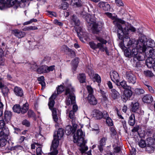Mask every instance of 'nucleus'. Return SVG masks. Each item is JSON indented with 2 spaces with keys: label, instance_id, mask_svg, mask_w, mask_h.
<instances>
[{
  "label": "nucleus",
  "instance_id": "f3484780",
  "mask_svg": "<svg viewBox=\"0 0 155 155\" xmlns=\"http://www.w3.org/2000/svg\"><path fill=\"white\" fill-rule=\"evenodd\" d=\"M57 96V95L56 94V93H54L49 98V101L48 104L49 108L52 110L54 104V99Z\"/></svg>",
  "mask_w": 155,
  "mask_h": 155
},
{
  "label": "nucleus",
  "instance_id": "9b49d317",
  "mask_svg": "<svg viewBox=\"0 0 155 155\" xmlns=\"http://www.w3.org/2000/svg\"><path fill=\"white\" fill-rule=\"evenodd\" d=\"M110 75L112 80L117 85H118L119 77L118 73L116 71H112L110 72Z\"/></svg>",
  "mask_w": 155,
  "mask_h": 155
},
{
  "label": "nucleus",
  "instance_id": "603ef678",
  "mask_svg": "<svg viewBox=\"0 0 155 155\" xmlns=\"http://www.w3.org/2000/svg\"><path fill=\"white\" fill-rule=\"evenodd\" d=\"M5 123L3 120H0V129H4L6 128L5 127Z\"/></svg>",
  "mask_w": 155,
  "mask_h": 155
},
{
  "label": "nucleus",
  "instance_id": "69168bd1",
  "mask_svg": "<svg viewBox=\"0 0 155 155\" xmlns=\"http://www.w3.org/2000/svg\"><path fill=\"white\" fill-rule=\"evenodd\" d=\"M47 73L49 72L50 71H52L54 69V66H50L49 67H48L47 66Z\"/></svg>",
  "mask_w": 155,
  "mask_h": 155
},
{
  "label": "nucleus",
  "instance_id": "f257e3e1",
  "mask_svg": "<svg viewBox=\"0 0 155 155\" xmlns=\"http://www.w3.org/2000/svg\"><path fill=\"white\" fill-rule=\"evenodd\" d=\"M128 34L124 35L123 38V43H121L119 45L122 49H124V47L126 48L124 51V54L125 56L131 58L135 57L137 54L138 51L143 52L146 51V48L144 43V40L140 38L138 41H135L133 43L129 38Z\"/></svg>",
  "mask_w": 155,
  "mask_h": 155
},
{
  "label": "nucleus",
  "instance_id": "9d476101",
  "mask_svg": "<svg viewBox=\"0 0 155 155\" xmlns=\"http://www.w3.org/2000/svg\"><path fill=\"white\" fill-rule=\"evenodd\" d=\"M150 57L148 58L146 60V65L149 68H153L155 71V62L152 58V57H154V55H153V56L150 55Z\"/></svg>",
  "mask_w": 155,
  "mask_h": 155
},
{
  "label": "nucleus",
  "instance_id": "c756f323",
  "mask_svg": "<svg viewBox=\"0 0 155 155\" xmlns=\"http://www.w3.org/2000/svg\"><path fill=\"white\" fill-rule=\"evenodd\" d=\"M78 78L81 83L85 82L86 76L84 73L80 74L77 77Z\"/></svg>",
  "mask_w": 155,
  "mask_h": 155
},
{
  "label": "nucleus",
  "instance_id": "f704fd0d",
  "mask_svg": "<svg viewBox=\"0 0 155 155\" xmlns=\"http://www.w3.org/2000/svg\"><path fill=\"white\" fill-rule=\"evenodd\" d=\"M75 112L71 110L69 111L68 116L70 119H71L73 121L75 120Z\"/></svg>",
  "mask_w": 155,
  "mask_h": 155
},
{
  "label": "nucleus",
  "instance_id": "aec40b11",
  "mask_svg": "<svg viewBox=\"0 0 155 155\" xmlns=\"http://www.w3.org/2000/svg\"><path fill=\"white\" fill-rule=\"evenodd\" d=\"M12 116L11 111L8 110L5 111L4 113V119L6 123H8L10 121Z\"/></svg>",
  "mask_w": 155,
  "mask_h": 155
},
{
  "label": "nucleus",
  "instance_id": "2f4dec72",
  "mask_svg": "<svg viewBox=\"0 0 155 155\" xmlns=\"http://www.w3.org/2000/svg\"><path fill=\"white\" fill-rule=\"evenodd\" d=\"M129 124L131 126H133L135 123V118L134 114H131L129 117L128 120Z\"/></svg>",
  "mask_w": 155,
  "mask_h": 155
},
{
  "label": "nucleus",
  "instance_id": "ddd939ff",
  "mask_svg": "<svg viewBox=\"0 0 155 155\" xmlns=\"http://www.w3.org/2000/svg\"><path fill=\"white\" fill-rule=\"evenodd\" d=\"M4 5L7 7L13 6L14 8L16 9L18 7V4L16 0H10L7 1L5 3Z\"/></svg>",
  "mask_w": 155,
  "mask_h": 155
},
{
  "label": "nucleus",
  "instance_id": "4be33fe9",
  "mask_svg": "<svg viewBox=\"0 0 155 155\" xmlns=\"http://www.w3.org/2000/svg\"><path fill=\"white\" fill-rule=\"evenodd\" d=\"M100 42L98 43L97 44H96L94 42H90L89 44L91 48L95 50L97 48H98L100 50L101 49V46L103 44L102 42Z\"/></svg>",
  "mask_w": 155,
  "mask_h": 155
},
{
  "label": "nucleus",
  "instance_id": "de8ad7c7",
  "mask_svg": "<svg viewBox=\"0 0 155 155\" xmlns=\"http://www.w3.org/2000/svg\"><path fill=\"white\" fill-rule=\"evenodd\" d=\"M68 4L66 2H64L61 4V6L60 8L63 9L65 10L68 8Z\"/></svg>",
  "mask_w": 155,
  "mask_h": 155
},
{
  "label": "nucleus",
  "instance_id": "7c9ffc66",
  "mask_svg": "<svg viewBox=\"0 0 155 155\" xmlns=\"http://www.w3.org/2000/svg\"><path fill=\"white\" fill-rule=\"evenodd\" d=\"M94 116L97 119H100L103 117V114L99 110H95L94 114Z\"/></svg>",
  "mask_w": 155,
  "mask_h": 155
},
{
  "label": "nucleus",
  "instance_id": "052dcab7",
  "mask_svg": "<svg viewBox=\"0 0 155 155\" xmlns=\"http://www.w3.org/2000/svg\"><path fill=\"white\" fill-rule=\"evenodd\" d=\"M146 86L147 87L149 91L150 92L152 93L154 92V90L151 86L148 84H146Z\"/></svg>",
  "mask_w": 155,
  "mask_h": 155
},
{
  "label": "nucleus",
  "instance_id": "6e6552de",
  "mask_svg": "<svg viewBox=\"0 0 155 155\" xmlns=\"http://www.w3.org/2000/svg\"><path fill=\"white\" fill-rule=\"evenodd\" d=\"M96 39L97 41L99 42H102L103 43V44L101 47L102 48L101 49H100V50L103 51H105L106 54L107 55H109V53L107 50V48L104 46V45L107 42V41L100 37H96Z\"/></svg>",
  "mask_w": 155,
  "mask_h": 155
},
{
  "label": "nucleus",
  "instance_id": "6ab92c4d",
  "mask_svg": "<svg viewBox=\"0 0 155 155\" xmlns=\"http://www.w3.org/2000/svg\"><path fill=\"white\" fill-rule=\"evenodd\" d=\"M13 91L15 94L17 96L21 97L24 95L23 90L21 88L19 87H15Z\"/></svg>",
  "mask_w": 155,
  "mask_h": 155
},
{
  "label": "nucleus",
  "instance_id": "c85d7f7f",
  "mask_svg": "<svg viewBox=\"0 0 155 155\" xmlns=\"http://www.w3.org/2000/svg\"><path fill=\"white\" fill-rule=\"evenodd\" d=\"M52 112L53 118L54 121L56 123H58L59 119L57 114L56 109L55 108H53L52 110Z\"/></svg>",
  "mask_w": 155,
  "mask_h": 155
},
{
  "label": "nucleus",
  "instance_id": "7ed1b4c3",
  "mask_svg": "<svg viewBox=\"0 0 155 155\" xmlns=\"http://www.w3.org/2000/svg\"><path fill=\"white\" fill-rule=\"evenodd\" d=\"M83 132L81 130L79 129L74 135V142L80 146L79 150L81 153H84L88 150L87 147L85 146L86 141L83 137Z\"/></svg>",
  "mask_w": 155,
  "mask_h": 155
},
{
  "label": "nucleus",
  "instance_id": "a878e982",
  "mask_svg": "<svg viewBox=\"0 0 155 155\" xmlns=\"http://www.w3.org/2000/svg\"><path fill=\"white\" fill-rule=\"evenodd\" d=\"M92 25V29L94 33H96L98 32L101 29V28L98 25L97 23L95 21L93 24H91Z\"/></svg>",
  "mask_w": 155,
  "mask_h": 155
},
{
  "label": "nucleus",
  "instance_id": "1a4fd4ad",
  "mask_svg": "<svg viewBox=\"0 0 155 155\" xmlns=\"http://www.w3.org/2000/svg\"><path fill=\"white\" fill-rule=\"evenodd\" d=\"M126 79L129 83L133 84H134L136 82V77L135 76L130 72L126 73Z\"/></svg>",
  "mask_w": 155,
  "mask_h": 155
},
{
  "label": "nucleus",
  "instance_id": "4468645a",
  "mask_svg": "<svg viewBox=\"0 0 155 155\" xmlns=\"http://www.w3.org/2000/svg\"><path fill=\"white\" fill-rule=\"evenodd\" d=\"M82 13L84 15L83 17L85 19L87 22L90 24L89 25L91 26V24H93L95 21L94 16L90 14H85L86 15H85L84 14V12H83Z\"/></svg>",
  "mask_w": 155,
  "mask_h": 155
},
{
  "label": "nucleus",
  "instance_id": "49530a36",
  "mask_svg": "<svg viewBox=\"0 0 155 155\" xmlns=\"http://www.w3.org/2000/svg\"><path fill=\"white\" fill-rule=\"evenodd\" d=\"M107 139V137H103L99 141V144L104 146L105 145Z\"/></svg>",
  "mask_w": 155,
  "mask_h": 155
},
{
  "label": "nucleus",
  "instance_id": "6e6d98bb",
  "mask_svg": "<svg viewBox=\"0 0 155 155\" xmlns=\"http://www.w3.org/2000/svg\"><path fill=\"white\" fill-rule=\"evenodd\" d=\"M69 48L66 45H63L61 48V50L65 52H68Z\"/></svg>",
  "mask_w": 155,
  "mask_h": 155
},
{
  "label": "nucleus",
  "instance_id": "cd10ccee",
  "mask_svg": "<svg viewBox=\"0 0 155 155\" xmlns=\"http://www.w3.org/2000/svg\"><path fill=\"white\" fill-rule=\"evenodd\" d=\"M132 92L131 90V87H127V88L125 89L124 91V96H126L127 97L130 98L132 95Z\"/></svg>",
  "mask_w": 155,
  "mask_h": 155
},
{
  "label": "nucleus",
  "instance_id": "f03ea898",
  "mask_svg": "<svg viewBox=\"0 0 155 155\" xmlns=\"http://www.w3.org/2000/svg\"><path fill=\"white\" fill-rule=\"evenodd\" d=\"M105 14L108 17L113 20V24L118 28L117 35L120 39H122L123 35H127L129 33L130 31L132 32L136 31V28L131 25L128 23H126L124 21L118 18L117 15H113L111 13L108 12H105Z\"/></svg>",
  "mask_w": 155,
  "mask_h": 155
},
{
  "label": "nucleus",
  "instance_id": "dca6fc26",
  "mask_svg": "<svg viewBox=\"0 0 155 155\" xmlns=\"http://www.w3.org/2000/svg\"><path fill=\"white\" fill-rule=\"evenodd\" d=\"M12 33L15 36L18 38L24 37L26 35L25 32L21 31L18 29H16L13 30Z\"/></svg>",
  "mask_w": 155,
  "mask_h": 155
},
{
  "label": "nucleus",
  "instance_id": "58836bf2",
  "mask_svg": "<svg viewBox=\"0 0 155 155\" xmlns=\"http://www.w3.org/2000/svg\"><path fill=\"white\" fill-rule=\"evenodd\" d=\"M143 74L145 76L148 77H152L154 75L152 71L149 70L144 71Z\"/></svg>",
  "mask_w": 155,
  "mask_h": 155
},
{
  "label": "nucleus",
  "instance_id": "c9c22d12",
  "mask_svg": "<svg viewBox=\"0 0 155 155\" xmlns=\"http://www.w3.org/2000/svg\"><path fill=\"white\" fill-rule=\"evenodd\" d=\"M38 28L37 27L35 26H29L28 27H26L23 29L24 31H28L31 30H37Z\"/></svg>",
  "mask_w": 155,
  "mask_h": 155
},
{
  "label": "nucleus",
  "instance_id": "ea45409f",
  "mask_svg": "<svg viewBox=\"0 0 155 155\" xmlns=\"http://www.w3.org/2000/svg\"><path fill=\"white\" fill-rule=\"evenodd\" d=\"M118 85H121L124 89H127V87H130L127 85L126 82L124 81H122L120 83L118 82Z\"/></svg>",
  "mask_w": 155,
  "mask_h": 155
},
{
  "label": "nucleus",
  "instance_id": "09e8293b",
  "mask_svg": "<svg viewBox=\"0 0 155 155\" xmlns=\"http://www.w3.org/2000/svg\"><path fill=\"white\" fill-rule=\"evenodd\" d=\"M106 123L109 126H112L113 124L112 120L110 117L106 119Z\"/></svg>",
  "mask_w": 155,
  "mask_h": 155
},
{
  "label": "nucleus",
  "instance_id": "bb28decb",
  "mask_svg": "<svg viewBox=\"0 0 155 155\" xmlns=\"http://www.w3.org/2000/svg\"><path fill=\"white\" fill-rule=\"evenodd\" d=\"M47 66L46 65H42L38 68L37 69V72L38 74H41L47 73Z\"/></svg>",
  "mask_w": 155,
  "mask_h": 155
},
{
  "label": "nucleus",
  "instance_id": "a211bd4d",
  "mask_svg": "<svg viewBox=\"0 0 155 155\" xmlns=\"http://www.w3.org/2000/svg\"><path fill=\"white\" fill-rule=\"evenodd\" d=\"M9 133L8 128H5L0 132V139H6Z\"/></svg>",
  "mask_w": 155,
  "mask_h": 155
},
{
  "label": "nucleus",
  "instance_id": "4c0bfd02",
  "mask_svg": "<svg viewBox=\"0 0 155 155\" xmlns=\"http://www.w3.org/2000/svg\"><path fill=\"white\" fill-rule=\"evenodd\" d=\"M71 3L73 5L76 6L80 7L81 5V1L80 0H72Z\"/></svg>",
  "mask_w": 155,
  "mask_h": 155
},
{
  "label": "nucleus",
  "instance_id": "13d9d810",
  "mask_svg": "<svg viewBox=\"0 0 155 155\" xmlns=\"http://www.w3.org/2000/svg\"><path fill=\"white\" fill-rule=\"evenodd\" d=\"M37 152V155H41L42 153V151L41 147H38L36 150ZM32 155H35V154H33Z\"/></svg>",
  "mask_w": 155,
  "mask_h": 155
},
{
  "label": "nucleus",
  "instance_id": "5fc2aeb1",
  "mask_svg": "<svg viewBox=\"0 0 155 155\" xmlns=\"http://www.w3.org/2000/svg\"><path fill=\"white\" fill-rule=\"evenodd\" d=\"M115 2L117 5L119 7L123 6L124 5V3L121 0H115Z\"/></svg>",
  "mask_w": 155,
  "mask_h": 155
},
{
  "label": "nucleus",
  "instance_id": "423d86ee",
  "mask_svg": "<svg viewBox=\"0 0 155 155\" xmlns=\"http://www.w3.org/2000/svg\"><path fill=\"white\" fill-rule=\"evenodd\" d=\"M59 139L56 138L55 135L54 136L53 140L51 147V151L48 153V155H57L58 153V151L57 150L59 143Z\"/></svg>",
  "mask_w": 155,
  "mask_h": 155
},
{
  "label": "nucleus",
  "instance_id": "37998d69",
  "mask_svg": "<svg viewBox=\"0 0 155 155\" xmlns=\"http://www.w3.org/2000/svg\"><path fill=\"white\" fill-rule=\"evenodd\" d=\"M139 146L141 148H144L147 146L146 143L144 140H140L138 143Z\"/></svg>",
  "mask_w": 155,
  "mask_h": 155
},
{
  "label": "nucleus",
  "instance_id": "a19ab883",
  "mask_svg": "<svg viewBox=\"0 0 155 155\" xmlns=\"http://www.w3.org/2000/svg\"><path fill=\"white\" fill-rule=\"evenodd\" d=\"M8 92L9 90L8 87L4 86L2 88V92L5 96L6 97L7 96Z\"/></svg>",
  "mask_w": 155,
  "mask_h": 155
},
{
  "label": "nucleus",
  "instance_id": "20e7f679",
  "mask_svg": "<svg viewBox=\"0 0 155 155\" xmlns=\"http://www.w3.org/2000/svg\"><path fill=\"white\" fill-rule=\"evenodd\" d=\"M74 88L70 84L66 87L65 95L67 96L66 104L67 105H71L75 103V97L74 93Z\"/></svg>",
  "mask_w": 155,
  "mask_h": 155
},
{
  "label": "nucleus",
  "instance_id": "72a5a7b5",
  "mask_svg": "<svg viewBox=\"0 0 155 155\" xmlns=\"http://www.w3.org/2000/svg\"><path fill=\"white\" fill-rule=\"evenodd\" d=\"M134 92L136 94L139 95L144 94L145 93V91L142 88H137L135 89Z\"/></svg>",
  "mask_w": 155,
  "mask_h": 155
},
{
  "label": "nucleus",
  "instance_id": "774afa93",
  "mask_svg": "<svg viewBox=\"0 0 155 155\" xmlns=\"http://www.w3.org/2000/svg\"><path fill=\"white\" fill-rule=\"evenodd\" d=\"M31 68L34 70V71H35L36 70L37 71V69L38 68V66L36 63H35L32 65Z\"/></svg>",
  "mask_w": 155,
  "mask_h": 155
},
{
  "label": "nucleus",
  "instance_id": "39448f33",
  "mask_svg": "<svg viewBox=\"0 0 155 155\" xmlns=\"http://www.w3.org/2000/svg\"><path fill=\"white\" fill-rule=\"evenodd\" d=\"M28 104L26 102L23 104L21 107L19 104L14 105L12 108V109L14 112L19 114L21 113L24 114L26 113L28 109Z\"/></svg>",
  "mask_w": 155,
  "mask_h": 155
},
{
  "label": "nucleus",
  "instance_id": "c03bdc74",
  "mask_svg": "<svg viewBox=\"0 0 155 155\" xmlns=\"http://www.w3.org/2000/svg\"><path fill=\"white\" fill-rule=\"evenodd\" d=\"M135 57L139 61H142L145 59V57L142 53L138 54L137 55H136Z\"/></svg>",
  "mask_w": 155,
  "mask_h": 155
},
{
  "label": "nucleus",
  "instance_id": "5701e85b",
  "mask_svg": "<svg viewBox=\"0 0 155 155\" xmlns=\"http://www.w3.org/2000/svg\"><path fill=\"white\" fill-rule=\"evenodd\" d=\"M111 92L110 93L111 98L114 100L120 97L119 93L115 89H112L111 90Z\"/></svg>",
  "mask_w": 155,
  "mask_h": 155
},
{
  "label": "nucleus",
  "instance_id": "8fccbe9b",
  "mask_svg": "<svg viewBox=\"0 0 155 155\" xmlns=\"http://www.w3.org/2000/svg\"><path fill=\"white\" fill-rule=\"evenodd\" d=\"M7 142V139H0V147L5 146Z\"/></svg>",
  "mask_w": 155,
  "mask_h": 155
},
{
  "label": "nucleus",
  "instance_id": "0e129e2a",
  "mask_svg": "<svg viewBox=\"0 0 155 155\" xmlns=\"http://www.w3.org/2000/svg\"><path fill=\"white\" fill-rule=\"evenodd\" d=\"M54 23L56 24L59 26H62L63 25V23L60 21H59L58 20L56 19L54 21Z\"/></svg>",
  "mask_w": 155,
  "mask_h": 155
},
{
  "label": "nucleus",
  "instance_id": "b1692460",
  "mask_svg": "<svg viewBox=\"0 0 155 155\" xmlns=\"http://www.w3.org/2000/svg\"><path fill=\"white\" fill-rule=\"evenodd\" d=\"M88 100L89 103L92 105H95L97 103V101L94 95H88Z\"/></svg>",
  "mask_w": 155,
  "mask_h": 155
},
{
  "label": "nucleus",
  "instance_id": "2eb2a0df",
  "mask_svg": "<svg viewBox=\"0 0 155 155\" xmlns=\"http://www.w3.org/2000/svg\"><path fill=\"white\" fill-rule=\"evenodd\" d=\"M98 5L105 11H109L110 9V5L107 2H101L98 3Z\"/></svg>",
  "mask_w": 155,
  "mask_h": 155
},
{
  "label": "nucleus",
  "instance_id": "338daca9",
  "mask_svg": "<svg viewBox=\"0 0 155 155\" xmlns=\"http://www.w3.org/2000/svg\"><path fill=\"white\" fill-rule=\"evenodd\" d=\"M139 129V126H136L134 127V128L132 130V131L133 132H135L138 130Z\"/></svg>",
  "mask_w": 155,
  "mask_h": 155
},
{
  "label": "nucleus",
  "instance_id": "e433bc0d",
  "mask_svg": "<svg viewBox=\"0 0 155 155\" xmlns=\"http://www.w3.org/2000/svg\"><path fill=\"white\" fill-rule=\"evenodd\" d=\"M86 88L88 93V95H93V93H94V91L93 88L91 86H86Z\"/></svg>",
  "mask_w": 155,
  "mask_h": 155
},
{
  "label": "nucleus",
  "instance_id": "864d4df0",
  "mask_svg": "<svg viewBox=\"0 0 155 155\" xmlns=\"http://www.w3.org/2000/svg\"><path fill=\"white\" fill-rule=\"evenodd\" d=\"M72 20L75 25L78 26L79 25L80 21L77 18L74 17L73 18Z\"/></svg>",
  "mask_w": 155,
  "mask_h": 155
},
{
  "label": "nucleus",
  "instance_id": "412c9836",
  "mask_svg": "<svg viewBox=\"0 0 155 155\" xmlns=\"http://www.w3.org/2000/svg\"><path fill=\"white\" fill-rule=\"evenodd\" d=\"M142 100L144 103H150L153 101V98L150 94H147L143 96Z\"/></svg>",
  "mask_w": 155,
  "mask_h": 155
},
{
  "label": "nucleus",
  "instance_id": "3c124183",
  "mask_svg": "<svg viewBox=\"0 0 155 155\" xmlns=\"http://www.w3.org/2000/svg\"><path fill=\"white\" fill-rule=\"evenodd\" d=\"M28 115L29 117H34L35 116V114L33 110H29L28 111Z\"/></svg>",
  "mask_w": 155,
  "mask_h": 155
},
{
  "label": "nucleus",
  "instance_id": "e2e57ef3",
  "mask_svg": "<svg viewBox=\"0 0 155 155\" xmlns=\"http://www.w3.org/2000/svg\"><path fill=\"white\" fill-rule=\"evenodd\" d=\"M110 131L111 133V134L112 136H114L115 135H116V132L114 128H111L110 129Z\"/></svg>",
  "mask_w": 155,
  "mask_h": 155
},
{
  "label": "nucleus",
  "instance_id": "473e14b6",
  "mask_svg": "<svg viewBox=\"0 0 155 155\" xmlns=\"http://www.w3.org/2000/svg\"><path fill=\"white\" fill-rule=\"evenodd\" d=\"M64 134V130L61 128H59L58 131L57 133V136L56 138L60 140L63 137Z\"/></svg>",
  "mask_w": 155,
  "mask_h": 155
},
{
  "label": "nucleus",
  "instance_id": "0eeeda50",
  "mask_svg": "<svg viewBox=\"0 0 155 155\" xmlns=\"http://www.w3.org/2000/svg\"><path fill=\"white\" fill-rule=\"evenodd\" d=\"M72 127L71 125L67 126L65 130V132L68 135L70 134L71 133H74L76 130L77 128V124L72 122Z\"/></svg>",
  "mask_w": 155,
  "mask_h": 155
},
{
  "label": "nucleus",
  "instance_id": "f8f14e48",
  "mask_svg": "<svg viewBox=\"0 0 155 155\" xmlns=\"http://www.w3.org/2000/svg\"><path fill=\"white\" fill-rule=\"evenodd\" d=\"M146 144L148 149L150 148L152 150H153L155 149V140L151 137L147 138Z\"/></svg>",
  "mask_w": 155,
  "mask_h": 155
},
{
  "label": "nucleus",
  "instance_id": "393cba45",
  "mask_svg": "<svg viewBox=\"0 0 155 155\" xmlns=\"http://www.w3.org/2000/svg\"><path fill=\"white\" fill-rule=\"evenodd\" d=\"M131 111L136 112L139 110V103L138 102H132L131 104Z\"/></svg>",
  "mask_w": 155,
  "mask_h": 155
},
{
  "label": "nucleus",
  "instance_id": "4d7b16f0",
  "mask_svg": "<svg viewBox=\"0 0 155 155\" xmlns=\"http://www.w3.org/2000/svg\"><path fill=\"white\" fill-rule=\"evenodd\" d=\"M23 125H25L26 126L29 127L30 126V123L27 120L25 119L23 120L22 122Z\"/></svg>",
  "mask_w": 155,
  "mask_h": 155
},
{
  "label": "nucleus",
  "instance_id": "680f3d73",
  "mask_svg": "<svg viewBox=\"0 0 155 155\" xmlns=\"http://www.w3.org/2000/svg\"><path fill=\"white\" fill-rule=\"evenodd\" d=\"M102 102L103 101L105 103H107L108 101V99L107 96L106 95L105 96H102V98L101 99Z\"/></svg>",
  "mask_w": 155,
  "mask_h": 155
},
{
  "label": "nucleus",
  "instance_id": "a18cd8bd",
  "mask_svg": "<svg viewBox=\"0 0 155 155\" xmlns=\"http://www.w3.org/2000/svg\"><path fill=\"white\" fill-rule=\"evenodd\" d=\"M94 78L98 83H100L101 82V78L99 75L97 74H95L94 75Z\"/></svg>",
  "mask_w": 155,
  "mask_h": 155
},
{
  "label": "nucleus",
  "instance_id": "79ce46f5",
  "mask_svg": "<svg viewBox=\"0 0 155 155\" xmlns=\"http://www.w3.org/2000/svg\"><path fill=\"white\" fill-rule=\"evenodd\" d=\"M57 94L56 93V94L57 95L58 94L61 93L64 90V87L62 85H60V86H58V87L57 88Z\"/></svg>",
  "mask_w": 155,
  "mask_h": 155
},
{
  "label": "nucleus",
  "instance_id": "bf43d9fd",
  "mask_svg": "<svg viewBox=\"0 0 155 155\" xmlns=\"http://www.w3.org/2000/svg\"><path fill=\"white\" fill-rule=\"evenodd\" d=\"M68 52H69V54L71 55V57H73L75 56V54L74 50L70 48Z\"/></svg>",
  "mask_w": 155,
  "mask_h": 155
}]
</instances>
